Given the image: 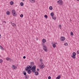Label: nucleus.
I'll return each instance as SVG.
<instances>
[{"mask_svg": "<svg viewBox=\"0 0 79 79\" xmlns=\"http://www.w3.org/2000/svg\"><path fill=\"white\" fill-rule=\"evenodd\" d=\"M35 73L36 76H38V75H39V72H35Z\"/></svg>", "mask_w": 79, "mask_h": 79, "instance_id": "obj_8", "label": "nucleus"}, {"mask_svg": "<svg viewBox=\"0 0 79 79\" xmlns=\"http://www.w3.org/2000/svg\"><path fill=\"white\" fill-rule=\"evenodd\" d=\"M10 5H13L14 4V2L13 1H11L10 3Z\"/></svg>", "mask_w": 79, "mask_h": 79, "instance_id": "obj_13", "label": "nucleus"}, {"mask_svg": "<svg viewBox=\"0 0 79 79\" xmlns=\"http://www.w3.org/2000/svg\"><path fill=\"white\" fill-rule=\"evenodd\" d=\"M27 77H28V79H29V75L27 76Z\"/></svg>", "mask_w": 79, "mask_h": 79, "instance_id": "obj_41", "label": "nucleus"}, {"mask_svg": "<svg viewBox=\"0 0 79 79\" xmlns=\"http://www.w3.org/2000/svg\"><path fill=\"white\" fill-rule=\"evenodd\" d=\"M60 40L61 41H64V40H65V38L64 36H62L60 38Z\"/></svg>", "mask_w": 79, "mask_h": 79, "instance_id": "obj_6", "label": "nucleus"}, {"mask_svg": "<svg viewBox=\"0 0 79 79\" xmlns=\"http://www.w3.org/2000/svg\"><path fill=\"white\" fill-rule=\"evenodd\" d=\"M12 13L13 14V15L14 16H16V11L15 10H12Z\"/></svg>", "mask_w": 79, "mask_h": 79, "instance_id": "obj_2", "label": "nucleus"}, {"mask_svg": "<svg viewBox=\"0 0 79 79\" xmlns=\"http://www.w3.org/2000/svg\"><path fill=\"white\" fill-rule=\"evenodd\" d=\"M9 59H10V58L9 57H7L6 58V60L7 61H9Z\"/></svg>", "mask_w": 79, "mask_h": 79, "instance_id": "obj_28", "label": "nucleus"}, {"mask_svg": "<svg viewBox=\"0 0 79 79\" xmlns=\"http://www.w3.org/2000/svg\"><path fill=\"white\" fill-rule=\"evenodd\" d=\"M71 57H72V58H74V59H75V58H76V56H71Z\"/></svg>", "mask_w": 79, "mask_h": 79, "instance_id": "obj_23", "label": "nucleus"}, {"mask_svg": "<svg viewBox=\"0 0 79 79\" xmlns=\"http://www.w3.org/2000/svg\"><path fill=\"white\" fill-rule=\"evenodd\" d=\"M49 8L50 10H53V7L52 6H50Z\"/></svg>", "mask_w": 79, "mask_h": 79, "instance_id": "obj_19", "label": "nucleus"}, {"mask_svg": "<svg viewBox=\"0 0 79 79\" xmlns=\"http://www.w3.org/2000/svg\"><path fill=\"white\" fill-rule=\"evenodd\" d=\"M42 59H40V61H42Z\"/></svg>", "mask_w": 79, "mask_h": 79, "instance_id": "obj_44", "label": "nucleus"}, {"mask_svg": "<svg viewBox=\"0 0 79 79\" xmlns=\"http://www.w3.org/2000/svg\"><path fill=\"white\" fill-rule=\"evenodd\" d=\"M20 5L21 6H24V3H23V2H21L20 3Z\"/></svg>", "mask_w": 79, "mask_h": 79, "instance_id": "obj_16", "label": "nucleus"}, {"mask_svg": "<svg viewBox=\"0 0 79 79\" xmlns=\"http://www.w3.org/2000/svg\"><path fill=\"white\" fill-rule=\"evenodd\" d=\"M0 35H1L0 34Z\"/></svg>", "mask_w": 79, "mask_h": 79, "instance_id": "obj_49", "label": "nucleus"}, {"mask_svg": "<svg viewBox=\"0 0 79 79\" xmlns=\"http://www.w3.org/2000/svg\"><path fill=\"white\" fill-rule=\"evenodd\" d=\"M1 37H2V36H1V35H0V39H1Z\"/></svg>", "mask_w": 79, "mask_h": 79, "instance_id": "obj_43", "label": "nucleus"}, {"mask_svg": "<svg viewBox=\"0 0 79 79\" xmlns=\"http://www.w3.org/2000/svg\"><path fill=\"white\" fill-rule=\"evenodd\" d=\"M44 17L46 19H47L48 18V16L47 15H44Z\"/></svg>", "mask_w": 79, "mask_h": 79, "instance_id": "obj_26", "label": "nucleus"}, {"mask_svg": "<svg viewBox=\"0 0 79 79\" xmlns=\"http://www.w3.org/2000/svg\"><path fill=\"white\" fill-rule=\"evenodd\" d=\"M0 46H1L0 45Z\"/></svg>", "mask_w": 79, "mask_h": 79, "instance_id": "obj_50", "label": "nucleus"}, {"mask_svg": "<svg viewBox=\"0 0 79 79\" xmlns=\"http://www.w3.org/2000/svg\"><path fill=\"white\" fill-rule=\"evenodd\" d=\"M23 75H24V76H26L27 73L26 71H23Z\"/></svg>", "mask_w": 79, "mask_h": 79, "instance_id": "obj_12", "label": "nucleus"}, {"mask_svg": "<svg viewBox=\"0 0 79 79\" xmlns=\"http://www.w3.org/2000/svg\"><path fill=\"white\" fill-rule=\"evenodd\" d=\"M30 2H31V3H35V0H30Z\"/></svg>", "mask_w": 79, "mask_h": 79, "instance_id": "obj_14", "label": "nucleus"}, {"mask_svg": "<svg viewBox=\"0 0 79 79\" xmlns=\"http://www.w3.org/2000/svg\"><path fill=\"white\" fill-rule=\"evenodd\" d=\"M25 69L27 71V73L28 74H31V70H29L28 69H26V68H25Z\"/></svg>", "mask_w": 79, "mask_h": 79, "instance_id": "obj_5", "label": "nucleus"}, {"mask_svg": "<svg viewBox=\"0 0 79 79\" xmlns=\"http://www.w3.org/2000/svg\"><path fill=\"white\" fill-rule=\"evenodd\" d=\"M26 69H28L30 70H32L31 71H32L33 73H35L36 69L35 65H34L32 67V65H28Z\"/></svg>", "mask_w": 79, "mask_h": 79, "instance_id": "obj_1", "label": "nucleus"}, {"mask_svg": "<svg viewBox=\"0 0 79 79\" xmlns=\"http://www.w3.org/2000/svg\"><path fill=\"white\" fill-rule=\"evenodd\" d=\"M37 70L38 71H39V69H37Z\"/></svg>", "mask_w": 79, "mask_h": 79, "instance_id": "obj_38", "label": "nucleus"}, {"mask_svg": "<svg viewBox=\"0 0 79 79\" xmlns=\"http://www.w3.org/2000/svg\"><path fill=\"white\" fill-rule=\"evenodd\" d=\"M52 18L53 19L55 20L56 19V17H54L53 16H52Z\"/></svg>", "mask_w": 79, "mask_h": 79, "instance_id": "obj_22", "label": "nucleus"}, {"mask_svg": "<svg viewBox=\"0 0 79 79\" xmlns=\"http://www.w3.org/2000/svg\"><path fill=\"white\" fill-rule=\"evenodd\" d=\"M59 26L60 29H61V25H59Z\"/></svg>", "mask_w": 79, "mask_h": 79, "instance_id": "obj_32", "label": "nucleus"}, {"mask_svg": "<svg viewBox=\"0 0 79 79\" xmlns=\"http://www.w3.org/2000/svg\"><path fill=\"white\" fill-rule=\"evenodd\" d=\"M48 79H51V77L50 76H49L48 77Z\"/></svg>", "mask_w": 79, "mask_h": 79, "instance_id": "obj_33", "label": "nucleus"}, {"mask_svg": "<svg viewBox=\"0 0 79 79\" xmlns=\"http://www.w3.org/2000/svg\"><path fill=\"white\" fill-rule=\"evenodd\" d=\"M3 48V47L2 46H0V48Z\"/></svg>", "mask_w": 79, "mask_h": 79, "instance_id": "obj_37", "label": "nucleus"}, {"mask_svg": "<svg viewBox=\"0 0 79 79\" xmlns=\"http://www.w3.org/2000/svg\"><path fill=\"white\" fill-rule=\"evenodd\" d=\"M12 25L13 26H16V24H15V23H12Z\"/></svg>", "mask_w": 79, "mask_h": 79, "instance_id": "obj_24", "label": "nucleus"}, {"mask_svg": "<svg viewBox=\"0 0 79 79\" xmlns=\"http://www.w3.org/2000/svg\"><path fill=\"white\" fill-rule=\"evenodd\" d=\"M52 46L54 48H55V47H56V45H55V44H52Z\"/></svg>", "mask_w": 79, "mask_h": 79, "instance_id": "obj_21", "label": "nucleus"}, {"mask_svg": "<svg viewBox=\"0 0 79 79\" xmlns=\"http://www.w3.org/2000/svg\"><path fill=\"white\" fill-rule=\"evenodd\" d=\"M57 2L58 3H59L60 5H63V1H62V0H60L58 1Z\"/></svg>", "mask_w": 79, "mask_h": 79, "instance_id": "obj_4", "label": "nucleus"}, {"mask_svg": "<svg viewBox=\"0 0 79 79\" xmlns=\"http://www.w3.org/2000/svg\"><path fill=\"white\" fill-rule=\"evenodd\" d=\"M73 55V56H76V53L75 52H73L72 54Z\"/></svg>", "mask_w": 79, "mask_h": 79, "instance_id": "obj_18", "label": "nucleus"}, {"mask_svg": "<svg viewBox=\"0 0 79 79\" xmlns=\"http://www.w3.org/2000/svg\"><path fill=\"white\" fill-rule=\"evenodd\" d=\"M20 17H21V18H23V14L20 15Z\"/></svg>", "mask_w": 79, "mask_h": 79, "instance_id": "obj_29", "label": "nucleus"}, {"mask_svg": "<svg viewBox=\"0 0 79 79\" xmlns=\"http://www.w3.org/2000/svg\"><path fill=\"white\" fill-rule=\"evenodd\" d=\"M23 1H24L25 0H22Z\"/></svg>", "mask_w": 79, "mask_h": 79, "instance_id": "obj_47", "label": "nucleus"}, {"mask_svg": "<svg viewBox=\"0 0 79 79\" xmlns=\"http://www.w3.org/2000/svg\"><path fill=\"white\" fill-rule=\"evenodd\" d=\"M42 41L43 43H45V42H46V40H45V39H43L42 40Z\"/></svg>", "mask_w": 79, "mask_h": 79, "instance_id": "obj_7", "label": "nucleus"}, {"mask_svg": "<svg viewBox=\"0 0 79 79\" xmlns=\"http://www.w3.org/2000/svg\"><path fill=\"white\" fill-rule=\"evenodd\" d=\"M50 15H51V16L52 17L53 16H54V14L53 12L51 13Z\"/></svg>", "mask_w": 79, "mask_h": 79, "instance_id": "obj_20", "label": "nucleus"}, {"mask_svg": "<svg viewBox=\"0 0 79 79\" xmlns=\"http://www.w3.org/2000/svg\"><path fill=\"white\" fill-rule=\"evenodd\" d=\"M3 22H4V23H6V22L5 21H4Z\"/></svg>", "mask_w": 79, "mask_h": 79, "instance_id": "obj_45", "label": "nucleus"}, {"mask_svg": "<svg viewBox=\"0 0 79 79\" xmlns=\"http://www.w3.org/2000/svg\"><path fill=\"white\" fill-rule=\"evenodd\" d=\"M6 14L7 15H10V12L9 11H7L6 12Z\"/></svg>", "mask_w": 79, "mask_h": 79, "instance_id": "obj_11", "label": "nucleus"}, {"mask_svg": "<svg viewBox=\"0 0 79 79\" xmlns=\"http://www.w3.org/2000/svg\"><path fill=\"white\" fill-rule=\"evenodd\" d=\"M1 49L3 51L5 49H4V48H3L2 47V48H1Z\"/></svg>", "mask_w": 79, "mask_h": 79, "instance_id": "obj_34", "label": "nucleus"}, {"mask_svg": "<svg viewBox=\"0 0 79 79\" xmlns=\"http://www.w3.org/2000/svg\"><path fill=\"white\" fill-rule=\"evenodd\" d=\"M44 45V44H43L42 43L41 44V45Z\"/></svg>", "mask_w": 79, "mask_h": 79, "instance_id": "obj_40", "label": "nucleus"}, {"mask_svg": "<svg viewBox=\"0 0 79 79\" xmlns=\"http://www.w3.org/2000/svg\"><path fill=\"white\" fill-rule=\"evenodd\" d=\"M64 44L65 45H68V43H65Z\"/></svg>", "mask_w": 79, "mask_h": 79, "instance_id": "obj_31", "label": "nucleus"}, {"mask_svg": "<svg viewBox=\"0 0 79 79\" xmlns=\"http://www.w3.org/2000/svg\"><path fill=\"white\" fill-rule=\"evenodd\" d=\"M55 44H57V43H55Z\"/></svg>", "mask_w": 79, "mask_h": 79, "instance_id": "obj_46", "label": "nucleus"}, {"mask_svg": "<svg viewBox=\"0 0 79 79\" xmlns=\"http://www.w3.org/2000/svg\"><path fill=\"white\" fill-rule=\"evenodd\" d=\"M31 65L30 66H33V65H34V63L33 62H31Z\"/></svg>", "mask_w": 79, "mask_h": 79, "instance_id": "obj_17", "label": "nucleus"}, {"mask_svg": "<svg viewBox=\"0 0 79 79\" xmlns=\"http://www.w3.org/2000/svg\"><path fill=\"white\" fill-rule=\"evenodd\" d=\"M44 67H45V65H43L41 66L40 68L41 69H43V68H44Z\"/></svg>", "mask_w": 79, "mask_h": 79, "instance_id": "obj_15", "label": "nucleus"}, {"mask_svg": "<svg viewBox=\"0 0 79 79\" xmlns=\"http://www.w3.org/2000/svg\"><path fill=\"white\" fill-rule=\"evenodd\" d=\"M61 78V76L58 75L57 77H56V79H60Z\"/></svg>", "mask_w": 79, "mask_h": 79, "instance_id": "obj_10", "label": "nucleus"}, {"mask_svg": "<svg viewBox=\"0 0 79 79\" xmlns=\"http://www.w3.org/2000/svg\"><path fill=\"white\" fill-rule=\"evenodd\" d=\"M17 68V67H16V66H15V65H12V68H13L14 69H15Z\"/></svg>", "mask_w": 79, "mask_h": 79, "instance_id": "obj_9", "label": "nucleus"}, {"mask_svg": "<svg viewBox=\"0 0 79 79\" xmlns=\"http://www.w3.org/2000/svg\"><path fill=\"white\" fill-rule=\"evenodd\" d=\"M9 60L11 61L12 60V59H11L10 58H9Z\"/></svg>", "mask_w": 79, "mask_h": 79, "instance_id": "obj_35", "label": "nucleus"}, {"mask_svg": "<svg viewBox=\"0 0 79 79\" xmlns=\"http://www.w3.org/2000/svg\"><path fill=\"white\" fill-rule=\"evenodd\" d=\"M2 62H3V60H2V59L0 60V63H2Z\"/></svg>", "mask_w": 79, "mask_h": 79, "instance_id": "obj_30", "label": "nucleus"}, {"mask_svg": "<svg viewBox=\"0 0 79 79\" xmlns=\"http://www.w3.org/2000/svg\"><path fill=\"white\" fill-rule=\"evenodd\" d=\"M43 50H44L45 52H48V51L47 50V46H46V45H44L43 46Z\"/></svg>", "mask_w": 79, "mask_h": 79, "instance_id": "obj_3", "label": "nucleus"}, {"mask_svg": "<svg viewBox=\"0 0 79 79\" xmlns=\"http://www.w3.org/2000/svg\"><path fill=\"white\" fill-rule=\"evenodd\" d=\"M70 22H71V19H70Z\"/></svg>", "mask_w": 79, "mask_h": 79, "instance_id": "obj_42", "label": "nucleus"}, {"mask_svg": "<svg viewBox=\"0 0 79 79\" xmlns=\"http://www.w3.org/2000/svg\"><path fill=\"white\" fill-rule=\"evenodd\" d=\"M23 59H26V56H23Z\"/></svg>", "mask_w": 79, "mask_h": 79, "instance_id": "obj_36", "label": "nucleus"}, {"mask_svg": "<svg viewBox=\"0 0 79 79\" xmlns=\"http://www.w3.org/2000/svg\"><path fill=\"white\" fill-rule=\"evenodd\" d=\"M25 78L26 79H28V77H27V75H25Z\"/></svg>", "mask_w": 79, "mask_h": 79, "instance_id": "obj_27", "label": "nucleus"}, {"mask_svg": "<svg viewBox=\"0 0 79 79\" xmlns=\"http://www.w3.org/2000/svg\"><path fill=\"white\" fill-rule=\"evenodd\" d=\"M77 53H78V54H79V51H77Z\"/></svg>", "mask_w": 79, "mask_h": 79, "instance_id": "obj_39", "label": "nucleus"}, {"mask_svg": "<svg viewBox=\"0 0 79 79\" xmlns=\"http://www.w3.org/2000/svg\"><path fill=\"white\" fill-rule=\"evenodd\" d=\"M77 1H79V0H77Z\"/></svg>", "mask_w": 79, "mask_h": 79, "instance_id": "obj_48", "label": "nucleus"}, {"mask_svg": "<svg viewBox=\"0 0 79 79\" xmlns=\"http://www.w3.org/2000/svg\"><path fill=\"white\" fill-rule=\"evenodd\" d=\"M70 34L72 36H73V35H74V34H73V32H70Z\"/></svg>", "mask_w": 79, "mask_h": 79, "instance_id": "obj_25", "label": "nucleus"}]
</instances>
